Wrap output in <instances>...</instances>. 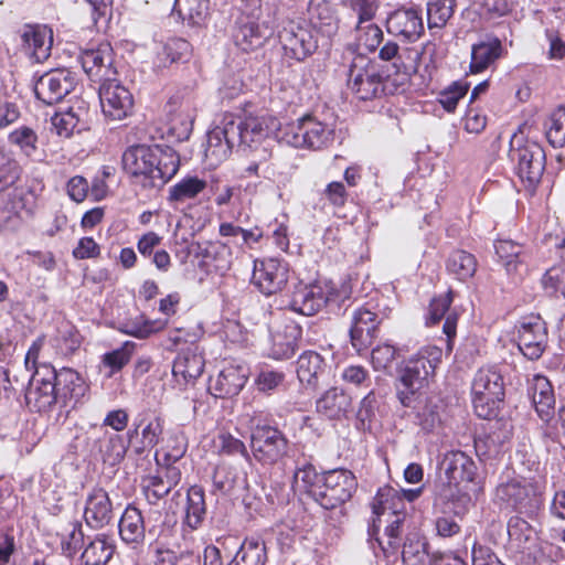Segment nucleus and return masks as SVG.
Listing matches in <instances>:
<instances>
[{"mask_svg":"<svg viewBox=\"0 0 565 565\" xmlns=\"http://www.w3.org/2000/svg\"><path fill=\"white\" fill-rule=\"evenodd\" d=\"M373 519L369 526V536L377 534L383 520L395 519L398 514L406 518V504L398 490L392 487L379 489L372 502Z\"/></svg>","mask_w":565,"mask_h":565,"instance_id":"aec40b11","label":"nucleus"},{"mask_svg":"<svg viewBox=\"0 0 565 565\" xmlns=\"http://www.w3.org/2000/svg\"><path fill=\"white\" fill-rule=\"evenodd\" d=\"M202 256L207 266L224 275L232 266V250L221 242H210L202 249Z\"/></svg>","mask_w":565,"mask_h":565,"instance_id":"3c124183","label":"nucleus"},{"mask_svg":"<svg viewBox=\"0 0 565 565\" xmlns=\"http://www.w3.org/2000/svg\"><path fill=\"white\" fill-rule=\"evenodd\" d=\"M119 535L122 542L136 548L145 541V519L141 511L135 505H128L118 523Z\"/></svg>","mask_w":565,"mask_h":565,"instance_id":"473e14b6","label":"nucleus"},{"mask_svg":"<svg viewBox=\"0 0 565 565\" xmlns=\"http://www.w3.org/2000/svg\"><path fill=\"white\" fill-rule=\"evenodd\" d=\"M417 420L426 431H431L441 424V406L435 398H426L417 411Z\"/></svg>","mask_w":565,"mask_h":565,"instance_id":"69168bd1","label":"nucleus"},{"mask_svg":"<svg viewBox=\"0 0 565 565\" xmlns=\"http://www.w3.org/2000/svg\"><path fill=\"white\" fill-rule=\"evenodd\" d=\"M128 450L125 438L118 434H106L105 440L99 446L105 462L119 463Z\"/></svg>","mask_w":565,"mask_h":565,"instance_id":"bf43d9fd","label":"nucleus"},{"mask_svg":"<svg viewBox=\"0 0 565 565\" xmlns=\"http://www.w3.org/2000/svg\"><path fill=\"white\" fill-rule=\"evenodd\" d=\"M248 371L245 365L227 363L215 377L210 379L209 391L217 398L237 395L246 384Z\"/></svg>","mask_w":565,"mask_h":565,"instance_id":"b1692460","label":"nucleus"},{"mask_svg":"<svg viewBox=\"0 0 565 565\" xmlns=\"http://www.w3.org/2000/svg\"><path fill=\"white\" fill-rule=\"evenodd\" d=\"M76 85L74 75L67 70H52L41 75L34 84V94L45 105L61 102Z\"/></svg>","mask_w":565,"mask_h":565,"instance_id":"a211bd4d","label":"nucleus"},{"mask_svg":"<svg viewBox=\"0 0 565 565\" xmlns=\"http://www.w3.org/2000/svg\"><path fill=\"white\" fill-rule=\"evenodd\" d=\"M268 130L264 117L224 114L207 132L205 157L212 166H217L228 158L234 147H252L267 136Z\"/></svg>","mask_w":565,"mask_h":565,"instance_id":"f257e3e1","label":"nucleus"},{"mask_svg":"<svg viewBox=\"0 0 565 565\" xmlns=\"http://www.w3.org/2000/svg\"><path fill=\"white\" fill-rule=\"evenodd\" d=\"M518 175L529 186L537 184L545 170V151L535 141H526L516 149Z\"/></svg>","mask_w":565,"mask_h":565,"instance_id":"4be33fe9","label":"nucleus"},{"mask_svg":"<svg viewBox=\"0 0 565 565\" xmlns=\"http://www.w3.org/2000/svg\"><path fill=\"white\" fill-rule=\"evenodd\" d=\"M206 514L204 490L200 486H192L188 490L185 515L183 524L191 530H196L202 524Z\"/></svg>","mask_w":565,"mask_h":565,"instance_id":"49530a36","label":"nucleus"},{"mask_svg":"<svg viewBox=\"0 0 565 565\" xmlns=\"http://www.w3.org/2000/svg\"><path fill=\"white\" fill-rule=\"evenodd\" d=\"M308 15L311 28L319 29L327 36L335 34L338 19L329 0H309Z\"/></svg>","mask_w":565,"mask_h":565,"instance_id":"4c0bfd02","label":"nucleus"},{"mask_svg":"<svg viewBox=\"0 0 565 565\" xmlns=\"http://www.w3.org/2000/svg\"><path fill=\"white\" fill-rule=\"evenodd\" d=\"M348 88L361 100H371L384 92L380 66L365 54H355L348 65Z\"/></svg>","mask_w":565,"mask_h":565,"instance_id":"6e6552de","label":"nucleus"},{"mask_svg":"<svg viewBox=\"0 0 565 565\" xmlns=\"http://www.w3.org/2000/svg\"><path fill=\"white\" fill-rule=\"evenodd\" d=\"M192 53L191 44L181 38H171L162 46L158 53L159 64L168 66L172 63L186 61Z\"/></svg>","mask_w":565,"mask_h":565,"instance_id":"5fc2aeb1","label":"nucleus"},{"mask_svg":"<svg viewBox=\"0 0 565 565\" xmlns=\"http://www.w3.org/2000/svg\"><path fill=\"white\" fill-rule=\"evenodd\" d=\"M447 270L460 281L471 278L477 270L476 257L466 250H455L447 260Z\"/></svg>","mask_w":565,"mask_h":565,"instance_id":"603ef678","label":"nucleus"},{"mask_svg":"<svg viewBox=\"0 0 565 565\" xmlns=\"http://www.w3.org/2000/svg\"><path fill=\"white\" fill-rule=\"evenodd\" d=\"M405 520L406 518L402 514L395 519L383 520L386 523L383 535L381 536L379 531L377 534L370 536L371 541L376 542L385 557L395 556L399 552Z\"/></svg>","mask_w":565,"mask_h":565,"instance_id":"e433bc0d","label":"nucleus"},{"mask_svg":"<svg viewBox=\"0 0 565 565\" xmlns=\"http://www.w3.org/2000/svg\"><path fill=\"white\" fill-rule=\"evenodd\" d=\"M471 391L476 414L490 418L504 396L503 377L494 366L481 367L473 377Z\"/></svg>","mask_w":565,"mask_h":565,"instance_id":"1a4fd4ad","label":"nucleus"},{"mask_svg":"<svg viewBox=\"0 0 565 565\" xmlns=\"http://www.w3.org/2000/svg\"><path fill=\"white\" fill-rule=\"evenodd\" d=\"M298 380L310 387L318 385L319 379L324 374L326 362L321 354L316 351H305L297 360Z\"/></svg>","mask_w":565,"mask_h":565,"instance_id":"58836bf2","label":"nucleus"},{"mask_svg":"<svg viewBox=\"0 0 565 565\" xmlns=\"http://www.w3.org/2000/svg\"><path fill=\"white\" fill-rule=\"evenodd\" d=\"M388 33L407 41H416L424 32L423 19L418 10L398 9L386 21Z\"/></svg>","mask_w":565,"mask_h":565,"instance_id":"cd10ccee","label":"nucleus"},{"mask_svg":"<svg viewBox=\"0 0 565 565\" xmlns=\"http://www.w3.org/2000/svg\"><path fill=\"white\" fill-rule=\"evenodd\" d=\"M531 398L535 411L542 420L552 415L555 398L552 385L545 376L536 375L533 379Z\"/></svg>","mask_w":565,"mask_h":565,"instance_id":"79ce46f5","label":"nucleus"},{"mask_svg":"<svg viewBox=\"0 0 565 565\" xmlns=\"http://www.w3.org/2000/svg\"><path fill=\"white\" fill-rule=\"evenodd\" d=\"M443 350L437 345H425L411 356L402 371L401 382L405 390L398 391L399 402L411 407L416 392L428 385L435 370L441 363Z\"/></svg>","mask_w":565,"mask_h":565,"instance_id":"20e7f679","label":"nucleus"},{"mask_svg":"<svg viewBox=\"0 0 565 565\" xmlns=\"http://www.w3.org/2000/svg\"><path fill=\"white\" fill-rule=\"evenodd\" d=\"M481 490L482 486L480 484H473L472 487L471 483L443 482L436 492L433 505L434 513H437L439 508L448 505L449 512L462 516L472 502V494L477 495Z\"/></svg>","mask_w":565,"mask_h":565,"instance_id":"2eb2a0df","label":"nucleus"},{"mask_svg":"<svg viewBox=\"0 0 565 565\" xmlns=\"http://www.w3.org/2000/svg\"><path fill=\"white\" fill-rule=\"evenodd\" d=\"M115 542L105 534L96 535L82 553L83 565H106L115 553Z\"/></svg>","mask_w":565,"mask_h":565,"instance_id":"a19ab883","label":"nucleus"},{"mask_svg":"<svg viewBox=\"0 0 565 565\" xmlns=\"http://www.w3.org/2000/svg\"><path fill=\"white\" fill-rule=\"evenodd\" d=\"M206 185L207 183L205 180L195 175L184 177L169 188L167 200L172 206L177 207L179 204H182L188 200L195 199L205 190Z\"/></svg>","mask_w":565,"mask_h":565,"instance_id":"37998d69","label":"nucleus"},{"mask_svg":"<svg viewBox=\"0 0 565 565\" xmlns=\"http://www.w3.org/2000/svg\"><path fill=\"white\" fill-rule=\"evenodd\" d=\"M428 543L419 534H409L403 544L402 558L406 565H426L428 555Z\"/></svg>","mask_w":565,"mask_h":565,"instance_id":"864d4df0","label":"nucleus"},{"mask_svg":"<svg viewBox=\"0 0 565 565\" xmlns=\"http://www.w3.org/2000/svg\"><path fill=\"white\" fill-rule=\"evenodd\" d=\"M51 345L55 349L56 353L66 356L79 348L81 335L70 323H62L54 338L51 339Z\"/></svg>","mask_w":565,"mask_h":565,"instance_id":"4d7b16f0","label":"nucleus"},{"mask_svg":"<svg viewBox=\"0 0 565 565\" xmlns=\"http://www.w3.org/2000/svg\"><path fill=\"white\" fill-rule=\"evenodd\" d=\"M141 488L146 500L150 504H157L172 490L163 481V477L161 473L149 475L143 477L141 480Z\"/></svg>","mask_w":565,"mask_h":565,"instance_id":"0e129e2a","label":"nucleus"},{"mask_svg":"<svg viewBox=\"0 0 565 565\" xmlns=\"http://www.w3.org/2000/svg\"><path fill=\"white\" fill-rule=\"evenodd\" d=\"M173 11L189 25H201L207 17L209 0H174Z\"/></svg>","mask_w":565,"mask_h":565,"instance_id":"8fccbe9b","label":"nucleus"},{"mask_svg":"<svg viewBox=\"0 0 565 565\" xmlns=\"http://www.w3.org/2000/svg\"><path fill=\"white\" fill-rule=\"evenodd\" d=\"M509 548L515 553H530L536 543V531L519 515L511 516L508 522Z\"/></svg>","mask_w":565,"mask_h":565,"instance_id":"c9c22d12","label":"nucleus"},{"mask_svg":"<svg viewBox=\"0 0 565 565\" xmlns=\"http://www.w3.org/2000/svg\"><path fill=\"white\" fill-rule=\"evenodd\" d=\"M288 274L287 263L280 259H255L250 282L263 295L271 296L286 286Z\"/></svg>","mask_w":565,"mask_h":565,"instance_id":"4468645a","label":"nucleus"},{"mask_svg":"<svg viewBox=\"0 0 565 565\" xmlns=\"http://www.w3.org/2000/svg\"><path fill=\"white\" fill-rule=\"evenodd\" d=\"M447 481L482 486L478 468L471 457L460 450H452L443 460Z\"/></svg>","mask_w":565,"mask_h":565,"instance_id":"393cba45","label":"nucleus"},{"mask_svg":"<svg viewBox=\"0 0 565 565\" xmlns=\"http://www.w3.org/2000/svg\"><path fill=\"white\" fill-rule=\"evenodd\" d=\"M455 0H429L427 3V22L429 29H441L454 13Z\"/></svg>","mask_w":565,"mask_h":565,"instance_id":"052dcab7","label":"nucleus"},{"mask_svg":"<svg viewBox=\"0 0 565 565\" xmlns=\"http://www.w3.org/2000/svg\"><path fill=\"white\" fill-rule=\"evenodd\" d=\"M274 34L273 26L266 20L243 17L237 20L233 39L243 52H253L266 44Z\"/></svg>","mask_w":565,"mask_h":565,"instance_id":"6ab92c4d","label":"nucleus"},{"mask_svg":"<svg viewBox=\"0 0 565 565\" xmlns=\"http://www.w3.org/2000/svg\"><path fill=\"white\" fill-rule=\"evenodd\" d=\"M135 348V342L126 341L120 348L103 355V363L110 369V375L120 371L130 361Z\"/></svg>","mask_w":565,"mask_h":565,"instance_id":"338daca9","label":"nucleus"},{"mask_svg":"<svg viewBox=\"0 0 565 565\" xmlns=\"http://www.w3.org/2000/svg\"><path fill=\"white\" fill-rule=\"evenodd\" d=\"M503 54L504 47L501 40L493 35H487L471 46L470 73L479 74L484 72L494 65Z\"/></svg>","mask_w":565,"mask_h":565,"instance_id":"c756f323","label":"nucleus"},{"mask_svg":"<svg viewBox=\"0 0 565 565\" xmlns=\"http://www.w3.org/2000/svg\"><path fill=\"white\" fill-rule=\"evenodd\" d=\"M545 126L548 142L554 148L565 147V107L557 108Z\"/></svg>","mask_w":565,"mask_h":565,"instance_id":"e2e57ef3","label":"nucleus"},{"mask_svg":"<svg viewBox=\"0 0 565 565\" xmlns=\"http://www.w3.org/2000/svg\"><path fill=\"white\" fill-rule=\"evenodd\" d=\"M288 446L287 437L276 426L259 423L250 429L249 454L252 461L255 460L264 467L280 462L288 454Z\"/></svg>","mask_w":565,"mask_h":565,"instance_id":"0eeeda50","label":"nucleus"},{"mask_svg":"<svg viewBox=\"0 0 565 565\" xmlns=\"http://www.w3.org/2000/svg\"><path fill=\"white\" fill-rule=\"evenodd\" d=\"M518 347L529 360H537L547 347V328L539 315L522 317L516 326Z\"/></svg>","mask_w":565,"mask_h":565,"instance_id":"ddd939ff","label":"nucleus"},{"mask_svg":"<svg viewBox=\"0 0 565 565\" xmlns=\"http://www.w3.org/2000/svg\"><path fill=\"white\" fill-rule=\"evenodd\" d=\"M330 300L319 285L298 286L289 300L288 308L302 316H313Z\"/></svg>","mask_w":565,"mask_h":565,"instance_id":"c85d7f7f","label":"nucleus"},{"mask_svg":"<svg viewBox=\"0 0 565 565\" xmlns=\"http://www.w3.org/2000/svg\"><path fill=\"white\" fill-rule=\"evenodd\" d=\"M102 111L111 120H121L132 113L134 97L130 90L115 78L102 82L99 86Z\"/></svg>","mask_w":565,"mask_h":565,"instance_id":"dca6fc26","label":"nucleus"},{"mask_svg":"<svg viewBox=\"0 0 565 565\" xmlns=\"http://www.w3.org/2000/svg\"><path fill=\"white\" fill-rule=\"evenodd\" d=\"M343 7L350 9L356 15V24H364L375 17L379 2L377 0H344Z\"/></svg>","mask_w":565,"mask_h":565,"instance_id":"774afa93","label":"nucleus"},{"mask_svg":"<svg viewBox=\"0 0 565 565\" xmlns=\"http://www.w3.org/2000/svg\"><path fill=\"white\" fill-rule=\"evenodd\" d=\"M301 329L298 326H289L284 332H275L271 335L270 356L275 360L291 358L297 348Z\"/></svg>","mask_w":565,"mask_h":565,"instance_id":"c03bdc74","label":"nucleus"},{"mask_svg":"<svg viewBox=\"0 0 565 565\" xmlns=\"http://www.w3.org/2000/svg\"><path fill=\"white\" fill-rule=\"evenodd\" d=\"M276 137L295 148L319 150L332 141L333 129L316 116L305 115L296 121L280 125Z\"/></svg>","mask_w":565,"mask_h":565,"instance_id":"39448f33","label":"nucleus"},{"mask_svg":"<svg viewBox=\"0 0 565 565\" xmlns=\"http://www.w3.org/2000/svg\"><path fill=\"white\" fill-rule=\"evenodd\" d=\"M451 302V291L447 292L444 296L434 298L429 305L428 315L426 318V324L430 326L439 322L444 318L446 312H448L443 326V331L447 337V347L449 350L451 349V340L456 337L458 321V315L455 311H449Z\"/></svg>","mask_w":565,"mask_h":565,"instance_id":"2f4dec72","label":"nucleus"},{"mask_svg":"<svg viewBox=\"0 0 565 565\" xmlns=\"http://www.w3.org/2000/svg\"><path fill=\"white\" fill-rule=\"evenodd\" d=\"M204 370V359L195 351H183L174 360L172 373L174 377H181L184 382L198 379Z\"/></svg>","mask_w":565,"mask_h":565,"instance_id":"a18cd8bd","label":"nucleus"},{"mask_svg":"<svg viewBox=\"0 0 565 565\" xmlns=\"http://www.w3.org/2000/svg\"><path fill=\"white\" fill-rule=\"evenodd\" d=\"M78 58L84 72L94 81L104 82L115 73L111 68L113 47L108 42L82 50Z\"/></svg>","mask_w":565,"mask_h":565,"instance_id":"412c9836","label":"nucleus"},{"mask_svg":"<svg viewBox=\"0 0 565 565\" xmlns=\"http://www.w3.org/2000/svg\"><path fill=\"white\" fill-rule=\"evenodd\" d=\"M20 168L18 162L10 156L0 151V212L4 220L10 218L15 213V204L7 202L10 193L7 190L19 179Z\"/></svg>","mask_w":565,"mask_h":565,"instance_id":"72a5a7b5","label":"nucleus"},{"mask_svg":"<svg viewBox=\"0 0 565 565\" xmlns=\"http://www.w3.org/2000/svg\"><path fill=\"white\" fill-rule=\"evenodd\" d=\"M44 339L38 338L25 355L26 369L34 370L25 394L29 407L36 412H47L57 405L56 370L50 363H40V351Z\"/></svg>","mask_w":565,"mask_h":565,"instance_id":"7ed1b4c3","label":"nucleus"},{"mask_svg":"<svg viewBox=\"0 0 565 565\" xmlns=\"http://www.w3.org/2000/svg\"><path fill=\"white\" fill-rule=\"evenodd\" d=\"M495 499L519 513L532 516L541 509L542 498L539 486L532 480L509 473L501 477L495 488Z\"/></svg>","mask_w":565,"mask_h":565,"instance_id":"423d86ee","label":"nucleus"},{"mask_svg":"<svg viewBox=\"0 0 565 565\" xmlns=\"http://www.w3.org/2000/svg\"><path fill=\"white\" fill-rule=\"evenodd\" d=\"M57 405L70 413L88 399L89 385L71 367L56 371Z\"/></svg>","mask_w":565,"mask_h":565,"instance_id":"f3484780","label":"nucleus"},{"mask_svg":"<svg viewBox=\"0 0 565 565\" xmlns=\"http://www.w3.org/2000/svg\"><path fill=\"white\" fill-rule=\"evenodd\" d=\"M317 503L323 509H335L349 501L356 489L354 475L347 469L329 470L322 475Z\"/></svg>","mask_w":565,"mask_h":565,"instance_id":"9b49d317","label":"nucleus"},{"mask_svg":"<svg viewBox=\"0 0 565 565\" xmlns=\"http://www.w3.org/2000/svg\"><path fill=\"white\" fill-rule=\"evenodd\" d=\"M84 520L92 529H102L113 520V502L108 492L103 488H94L88 492Z\"/></svg>","mask_w":565,"mask_h":565,"instance_id":"a878e982","label":"nucleus"},{"mask_svg":"<svg viewBox=\"0 0 565 565\" xmlns=\"http://www.w3.org/2000/svg\"><path fill=\"white\" fill-rule=\"evenodd\" d=\"M322 475H319L311 463H306L296 469L292 479V488L296 491L307 493L317 501L318 492L322 486Z\"/></svg>","mask_w":565,"mask_h":565,"instance_id":"09e8293b","label":"nucleus"},{"mask_svg":"<svg viewBox=\"0 0 565 565\" xmlns=\"http://www.w3.org/2000/svg\"><path fill=\"white\" fill-rule=\"evenodd\" d=\"M214 447L221 456H241L246 462L252 463L250 454L244 441L230 433H220L214 439Z\"/></svg>","mask_w":565,"mask_h":565,"instance_id":"13d9d810","label":"nucleus"},{"mask_svg":"<svg viewBox=\"0 0 565 565\" xmlns=\"http://www.w3.org/2000/svg\"><path fill=\"white\" fill-rule=\"evenodd\" d=\"M355 32L358 47L367 52H374L383 40L381 28L374 23L356 24Z\"/></svg>","mask_w":565,"mask_h":565,"instance_id":"680f3d73","label":"nucleus"},{"mask_svg":"<svg viewBox=\"0 0 565 565\" xmlns=\"http://www.w3.org/2000/svg\"><path fill=\"white\" fill-rule=\"evenodd\" d=\"M495 254L509 275L516 273L522 263L523 246L511 239H498L494 243Z\"/></svg>","mask_w":565,"mask_h":565,"instance_id":"6e6d98bb","label":"nucleus"},{"mask_svg":"<svg viewBox=\"0 0 565 565\" xmlns=\"http://www.w3.org/2000/svg\"><path fill=\"white\" fill-rule=\"evenodd\" d=\"M267 552L265 542L258 537L244 540L228 565H265Z\"/></svg>","mask_w":565,"mask_h":565,"instance_id":"de8ad7c7","label":"nucleus"},{"mask_svg":"<svg viewBox=\"0 0 565 565\" xmlns=\"http://www.w3.org/2000/svg\"><path fill=\"white\" fill-rule=\"evenodd\" d=\"M122 167L130 175L141 178L145 186H161L177 174L180 158L169 147L137 145L124 152Z\"/></svg>","mask_w":565,"mask_h":565,"instance_id":"f03ea898","label":"nucleus"},{"mask_svg":"<svg viewBox=\"0 0 565 565\" xmlns=\"http://www.w3.org/2000/svg\"><path fill=\"white\" fill-rule=\"evenodd\" d=\"M379 323L377 313L369 308L361 307L354 311L350 337L351 343L358 352L365 350L372 344Z\"/></svg>","mask_w":565,"mask_h":565,"instance_id":"bb28decb","label":"nucleus"},{"mask_svg":"<svg viewBox=\"0 0 565 565\" xmlns=\"http://www.w3.org/2000/svg\"><path fill=\"white\" fill-rule=\"evenodd\" d=\"M170 121L173 130L179 129V137L188 138L192 130L195 108L190 98H182L179 102L178 97L171 98L170 103Z\"/></svg>","mask_w":565,"mask_h":565,"instance_id":"ea45409f","label":"nucleus"},{"mask_svg":"<svg viewBox=\"0 0 565 565\" xmlns=\"http://www.w3.org/2000/svg\"><path fill=\"white\" fill-rule=\"evenodd\" d=\"M88 120V105L78 100L67 110L55 114L51 124L55 134L61 138H70L75 131L86 128Z\"/></svg>","mask_w":565,"mask_h":565,"instance_id":"7c9ffc66","label":"nucleus"},{"mask_svg":"<svg viewBox=\"0 0 565 565\" xmlns=\"http://www.w3.org/2000/svg\"><path fill=\"white\" fill-rule=\"evenodd\" d=\"M25 54L41 63L51 55L53 30L44 24H25L19 31Z\"/></svg>","mask_w":565,"mask_h":565,"instance_id":"5701e85b","label":"nucleus"},{"mask_svg":"<svg viewBox=\"0 0 565 565\" xmlns=\"http://www.w3.org/2000/svg\"><path fill=\"white\" fill-rule=\"evenodd\" d=\"M277 28L278 41L287 61L302 62L316 52L318 41L312 28L305 21L282 19Z\"/></svg>","mask_w":565,"mask_h":565,"instance_id":"9d476101","label":"nucleus"},{"mask_svg":"<svg viewBox=\"0 0 565 565\" xmlns=\"http://www.w3.org/2000/svg\"><path fill=\"white\" fill-rule=\"evenodd\" d=\"M351 404V397L342 388L331 387L317 399L316 409L329 419H340L348 414Z\"/></svg>","mask_w":565,"mask_h":565,"instance_id":"f704fd0d","label":"nucleus"},{"mask_svg":"<svg viewBox=\"0 0 565 565\" xmlns=\"http://www.w3.org/2000/svg\"><path fill=\"white\" fill-rule=\"evenodd\" d=\"M164 422L154 412L143 409L139 412L132 423V428L127 431V438L138 455L154 448L163 435Z\"/></svg>","mask_w":565,"mask_h":565,"instance_id":"f8f14e48","label":"nucleus"}]
</instances>
